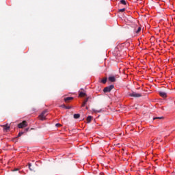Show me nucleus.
<instances>
[{
	"label": "nucleus",
	"mask_w": 175,
	"mask_h": 175,
	"mask_svg": "<svg viewBox=\"0 0 175 175\" xmlns=\"http://www.w3.org/2000/svg\"><path fill=\"white\" fill-rule=\"evenodd\" d=\"M46 116H47V111L45 110L40 113L38 118H40L41 121H44V120H46Z\"/></svg>",
	"instance_id": "obj_1"
},
{
	"label": "nucleus",
	"mask_w": 175,
	"mask_h": 175,
	"mask_svg": "<svg viewBox=\"0 0 175 175\" xmlns=\"http://www.w3.org/2000/svg\"><path fill=\"white\" fill-rule=\"evenodd\" d=\"M26 126H28V124L27 123V121L24 120L22 122L19 123L18 124V128L19 129H23V128H25Z\"/></svg>",
	"instance_id": "obj_2"
},
{
	"label": "nucleus",
	"mask_w": 175,
	"mask_h": 175,
	"mask_svg": "<svg viewBox=\"0 0 175 175\" xmlns=\"http://www.w3.org/2000/svg\"><path fill=\"white\" fill-rule=\"evenodd\" d=\"M129 95L133 98H140L142 96V94L136 93L135 92L130 93Z\"/></svg>",
	"instance_id": "obj_3"
},
{
	"label": "nucleus",
	"mask_w": 175,
	"mask_h": 175,
	"mask_svg": "<svg viewBox=\"0 0 175 175\" xmlns=\"http://www.w3.org/2000/svg\"><path fill=\"white\" fill-rule=\"evenodd\" d=\"M113 88H114V85H111L105 88L103 91H104V92H110V91H111V90H113Z\"/></svg>",
	"instance_id": "obj_4"
},
{
	"label": "nucleus",
	"mask_w": 175,
	"mask_h": 175,
	"mask_svg": "<svg viewBox=\"0 0 175 175\" xmlns=\"http://www.w3.org/2000/svg\"><path fill=\"white\" fill-rule=\"evenodd\" d=\"M108 80L109 81H111V83H115V81H116V77H114V76H111V77H109V78H108Z\"/></svg>",
	"instance_id": "obj_5"
},
{
	"label": "nucleus",
	"mask_w": 175,
	"mask_h": 175,
	"mask_svg": "<svg viewBox=\"0 0 175 175\" xmlns=\"http://www.w3.org/2000/svg\"><path fill=\"white\" fill-rule=\"evenodd\" d=\"M159 95L160 96H162V98H166L167 96L165 92H159Z\"/></svg>",
	"instance_id": "obj_6"
},
{
	"label": "nucleus",
	"mask_w": 175,
	"mask_h": 175,
	"mask_svg": "<svg viewBox=\"0 0 175 175\" xmlns=\"http://www.w3.org/2000/svg\"><path fill=\"white\" fill-rule=\"evenodd\" d=\"M70 100H73V97H67L64 98L66 103H69Z\"/></svg>",
	"instance_id": "obj_7"
},
{
	"label": "nucleus",
	"mask_w": 175,
	"mask_h": 175,
	"mask_svg": "<svg viewBox=\"0 0 175 175\" xmlns=\"http://www.w3.org/2000/svg\"><path fill=\"white\" fill-rule=\"evenodd\" d=\"M3 128L4 131H9V129H10V126L5 124L3 126Z\"/></svg>",
	"instance_id": "obj_8"
},
{
	"label": "nucleus",
	"mask_w": 175,
	"mask_h": 175,
	"mask_svg": "<svg viewBox=\"0 0 175 175\" xmlns=\"http://www.w3.org/2000/svg\"><path fill=\"white\" fill-rule=\"evenodd\" d=\"M24 135V132H19L18 136L14 139V140H17L18 137H21V136H23Z\"/></svg>",
	"instance_id": "obj_9"
},
{
	"label": "nucleus",
	"mask_w": 175,
	"mask_h": 175,
	"mask_svg": "<svg viewBox=\"0 0 175 175\" xmlns=\"http://www.w3.org/2000/svg\"><path fill=\"white\" fill-rule=\"evenodd\" d=\"M86 120H87L88 124H90V122H91V120H92V116H89L87 118Z\"/></svg>",
	"instance_id": "obj_10"
},
{
	"label": "nucleus",
	"mask_w": 175,
	"mask_h": 175,
	"mask_svg": "<svg viewBox=\"0 0 175 175\" xmlns=\"http://www.w3.org/2000/svg\"><path fill=\"white\" fill-rule=\"evenodd\" d=\"M142 31V27H138L137 30H135V33H139Z\"/></svg>",
	"instance_id": "obj_11"
},
{
	"label": "nucleus",
	"mask_w": 175,
	"mask_h": 175,
	"mask_svg": "<svg viewBox=\"0 0 175 175\" xmlns=\"http://www.w3.org/2000/svg\"><path fill=\"white\" fill-rule=\"evenodd\" d=\"M86 95H87V94H86L85 93H84V92H81L79 93V96L83 97V96H85Z\"/></svg>",
	"instance_id": "obj_12"
},
{
	"label": "nucleus",
	"mask_w": 175,
	"mask_h": 175,
	"mask_svg": "<svg viewBox=\"0 0 175 175\" xmlns=\"http://www.w3.org/2000/svg\"><path fill=\"white\" fill-rule=\"evenodd\" d=\"M74 118H75L76 120L77 118H80V114H79V113L74 114Z\"/></svg>",
	"instance_id": "obj_13"
},
{
	"label": "nucleus",
	"mask_w": 175,
	"mask_h": 175,
	"mask_svg": "<svg viewBox=\"0 0 175 175\" xmlns=\"http://www.w3.org/2000/svg\"><path fill=\"white\" fill-rule=\"evenodd\" d=\"M107 81V78H104L103 79H102L101 82L103 83V84H106V82Z\"/></svg>",
	"instance_id": "obj_14"
},
{
	"label": "nucleus",
	"mask_w": 175,
	"mask_h": 175,
	"mask_svg": "<svg viewBox=\"0 0 175 175\" xmlns=\"http://www.w3.org/2000/svg\"><path fill=\"white\" fill-rule=\"evenodd\" d=\"M120 3H122V5H126V1L125 0H121Z\"/></svg>",
	"instance_id": "obj_15"
},
{
	"label": "nucleus",
	"mask_w": 175,
	"mask_h": 175,
	"mask_svg": "<svg viewBox=\"0 0 175 175\" xmlns=\"http://www.w3.org/2000/svg\"><path fill=\"white\" fill-rule=\"evenodd\" d=\"M28 166H29V170H31V171L33 170V168H31V163H29Z\"/></svg>",
	"instance_id": "obj_16"
},
{
	"label": "nucleus",
	"mask_w": 175,
	"mask_h": 175,
	"mask_svg": "<svg viewBox=\"0 0 175 175\" xmlns=\"http://www.w3.org/2000/svg\"><path fill=\"white\" fill-rule=\"evenodd\" d=\"M162 118H163V117H156V118H153V120H162Z\"/></svg>",
	"instance_id": "obj_17"
},
{
	"label": "nucleus",
	"mask_w": 175,
	"mask_h": 175,
	"mask_svg": "<svg viewBox=\"0 0 175 175\" xmlns=\"http://www.w3.org/2000/svg\"><path fill=\"white\" fill-rule=\"evenodd\" d=\"M88 99H90V98H85V100H84V101H83V103H86L87 104V102H88Z\"/></svg>",
	"instance_id": "obj_18"
},
{
	"label": "nucleus",
	"mask_w": 175,
	"mask_h": 175,
	"mask_svg": "<svg viewBox=\"0 0 175 175\" xmlns=\"http://www.w3.org/2000/svg\"><path fill=\"white\" fill-rule=\"evenodd\" d=\"M119 12H125V8H122V9L119 10Z\"/></svg>",
	"instance_id": "obj_19"
},
{
	"label": "nucleus",
	"mask_w": 175,
	"mask_h": 175,
	"mask_svg": "<svg viewBox=\"0 0 175 175\" xmlns=\"http://www.w3.org/2000/svg\"><path fill=\"white\" fill-rule=\"evenodd\" d=\"M55 126H56L57 128L59 127V126H62L61 124H59V123L56 124Z\"/></svg>",
	"instance_id": "obj_20"
},
{
	"label": "nucleus",
	"mask_w": 175,
	"mask_h": 175,
	"mask_svg": "<svg viewBox=\"0 0 175 175\" xmlns=\"http://www.w3.org/2000/svg\"><path fill=\"white\" fill-rule=\"evenodd\" d=\"M85 105H87L85 103H82V107H84V106H85Z\"/></svg>",
	"instance_id": "obj_21"
},
{
	"label": "nucleus",
	"mask_w": 175,
	"mask_h": 175,
	"mask_svg": "<svg viewBox=\"0 0 175 175\" xmlns=\"http://www.w3.org/2000/svg\"><path fill=\"white\" fill-rule=\"evenodd\" d=\"M62 107H64V109H66V106L64 105H62Z\"/></svg>",
	"instance_id": "obj_22"
},
{
	"label": "nucleus",
	"mask_w": 175,
	"mask_h": 175,
	"mask_svg": "<svg viewBox=\"0 0 175 175\" xmlns=\"http://www.w3.org/2000/svg\"><path fill=\"white\" fill-rule=\"evenodd\" d=\"M94 113H100V111H95V110H94Z\"/></svg>",
	"instance_id": "obj_23"
},
{
	"label": "nucleus",
	"mask_w": 175,
	"mask_h": 175,
	"mask_svg": "<svg viewBox=\"0 0 175 175\" xmlns=\"http://www.w3.org/2000/svg\"><path fill=\"white\" fill-rule=\"evenodd\" d=\"M66 109H70V107H66Z\"/></svg>",
	"instance_id": "obj_24"
},
{
	"label": "nucleus",
	"mask_w": 175,
	"mask_h": 175,
	"mask_svg": "<svg viewBox=\"0 0 175 175\" xmlns=\"http://www.w3.org/2000/svg\"><path fill=\"white\" fill-rule=\"evenodd\" d=\"M29 130V129H28V128H27V129H26V131H28Z\"/></svg>",
	"instance_id": "obj_25"
},
{
	"label": "nucleus",
	"mask_w": 175,
	"mask_h": 175,
	"mask_svg": "<svg viewBox=\"0 0 175 175\" xmlns=\"http://www.w3.org/2000/svg\"><path fill=\"white\" fill-rule=\"evenodd\" d=\"M86 110H88V107H86Z\"/></svg>",
	"instance_id": "obj_26"
}]
</instances>
